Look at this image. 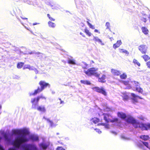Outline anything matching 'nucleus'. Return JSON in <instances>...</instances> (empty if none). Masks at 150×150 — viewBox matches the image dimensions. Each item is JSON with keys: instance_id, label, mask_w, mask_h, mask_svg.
Wrapping results in <instances>:
<instances>
[{"instance_id": "f257e3e1", "label": "nucleus", "mask_w": 150, "mask_h": 150, "mask_svg": "<svg viewBox=\"0 0 150 150\" xmlns=\"http://www.w3.org/2000/svg\"><path fill=\"white\" fill-rule=\"evenodd\" d=\"M22 131L24 134L16 137L14 140L13 134L5 133L3 137L0 136V150H39L34 143H28L30 140L33 142L38 141V137L31 135L28 137L27 135L30 134L29 130L25 128Z\"/></svg>"}, {"instance_id": "f03ea898", "label": "nucleus", "mask_w": 150, "mask_h": 150, "mask_svg": "<svg viewBox=\"0 0 150 150\" xmlns=\"http://www.w3.org/2000/svg\"><path fill=\"white\" fill-rule=\"evenodd\" d=\"M117 115L118 117L125 120L127 122L132 124L135 128L139 127L142 130H147L150 128V124H144L140 123L132 117L130 116H127L125 114L122 112H118Z\"/></svg>"}, {"instance_id": "7ed1b4c3", "label": "nucleus", "mask_w": 150, "mask_h": 150, "mask_svg": "<svg viewBox=\"0 0 150 150\" xmlns=\"http://www.w3.org/2000/svg\"><path fill=\"white\" fill-rule=\"evenodd\" d=\"M40 87H38L37 89L35 90L33 93L30 94V96L35 95L37 94L42 91L47 86L49 88L50 87V85L43 81H40L39 83Z\"/></svg>"}, {"instance_id": "20e7f679", "label": "nucleus", "mask_w": 150, "mask_h": 150, "mask_svg": "<svg viewBox=\"0 0 150 150\" xmlns=\"http://www.w3.org/2000/svg\"><path fill=\"white\" fill-rule=\"evenodd\" d=\"M98 69L95 68H91L88 69L87 70H84V72L87 75L90 76L92 75L98 77L100 75V73L97 72Z\"/></svg>"}, {"instance_id": "39448f33", "label": "nucleus", "mask_w": 150, "mask_h": 150, "mask_svg": "<svg viewBox=\"0 0 150 150\" xmlns=\"http://www.w3.org/2000/svg\"><path fill=\"white\" fill-rule=\"evenodd\" d=\"M40 99H46V98L42 95L38 96L37 98H32L31 102L32 104V108L33 109H36V105L38 104V102Z\"/></svg>"}, {"instance_id": "423d86ee", "label": "nucleus", "mask_w": 150, "mask_h": 150, "mask_svg": "<svg viewBox=\"0 0 150 150\" xmlns=\"http://www.w3.org/2000/svg\"><path fill=\"white\" fill-rule=\"evenodd\" d=\"M50 144V143L49 142H42L39 144L38 145L40 149L45 150L49 146Z\"/></svg>"}, {"instance_id": "0eeeda50", "label": "nucleus", "mask_w": 150, "mask_h": 150, "mask_svg": "<svg viewBox=\"0 0 150 150\" xmlns=\"http://www.w3.org/2000/svg\"><path fill=\"white\" fill-rule=\"evenodd\" d=\"M139 50L143 54H145L146 53L148 47L145 45H141L138 47Z\"/></svg>"}, {"instance_id": "6e6552de", "label": "nucleus", "mask_w": 150, "mask_h": 150, "mask_svg": "<svg viewBox=\"0 0 150 150\" xmlns=\"http://www.w3.org/2000/svg\"><path fill=\"white\" fill-rule=\"evenodd\" d=\"M93 89L96 91L102 93L105 96L106 95V93L105 89L103 88H101L98 87H96L93 88Z\"/></svg>"}, {"instance_id": "1a4fd4ad", "label": "nucleus", "mask_w": 150, "mask_h": 150, "mask_svg": "<svg viewBox=\"0 0 150 150\" xmlns=\"http://www.w3.org/2000/svg\"><path fill=\"white\" fill-rule=\"evenodd\" d=\"M38 105H36V108L37 110L41 112H45L46 111V109L45 106L43 105H41L38 106H37Z\"/></svg>"}, {"instance_id": "9d476101", "label": "nucleus", "mask_w": 150, "mask_h": 150, "mask_svg": "<svg viewBox=\"0 0 150 150\" xmlns=\"http://www.w3.org/2000/svg\"><path fill=\"white\" fill-rule=\"evenodd\" d=\"M131 96L132 97V99L134 102H137V98H139L140 99H142V98L141 97L137 95H136L134 93H131Z\"/></svg>"}, {"instance_id": "9b49d317", "label": "nucleus", "mask_w": 150, "mask_h": 150, "mask_svg": "<svg viewBox=\"0 0 150 150\" xmlns=\"http://www.w3.org/2000/svg\"><path fill=\"white\" fill-rule=\"evenodd\" d=\"M104 120L107 123H108L110 121H111V120L109 118V115L107 114H103Z\"/></svg>"}, {"instance_id": "f8f14e48", "label": "nucleus", "mask_w": 150, "mask_h": 150, "mask_svg": "<svg viewBox=\"0 0 150 150\" xmlns=\"http://www.w3.org/2000/svg\"><path fill=\"white\" fill-rule=\"evenodd\" d=\"M106 76L105 75H103L101 77H99L98 78V81L99 82L101 83H105L106 82L105 79L106 78Z\"/></svg>"}, {"instance_id": "ddd939ff", "label": "nucleus", "mask_w": 150, "mask_h": 150, "mask_svg": "<svg viewBox=\"0 0 150 150\" xmlns=\"http://www.w3.org/2000/svg\"><path fill=\"white\" fill-rule=\"evenodd\" d=\"M93 40L95 41L98 42L99 43L101 44V45H104V43L102 42V40L100 39H99L97 37L93 36Z\"/></svg>"}, {"instance_id": "4468645a", "label": "nucleus", "mask_w": 150, "mask_h": 150, "mask_svg": "<svg viewBox=\"0 0 150 150\" xmlns=\"http://www.w3.org/2000/svg\"><path fill=\"white\" fill-rule=\"evenodd\" d=\"M122 44V42L120 40H118L116 43L114 44L113 45V47L114 49H116L117 48L119 47Z\"/></svg>"}, {"instance_id": "2eb2a0df", "label": "nucleus", "mask_w": 150, "mask_h": 150, "mask_svg": "<svg viewBox=\"0 0 150 150\" xmlns=\"http://www.w3.org/2000/svg\"><path fill=\"white\" fill-rule=\"evenodd\" d=\"M142 32L145 35H147L148 34L149 31L145 27H142L141 28Z\"/></svg>"}, {"instance_id": "dca6fc26", "label": "nucleus", "mask_w": 150, "mask_h": 150, "mask_svg": "<svg viewBox=\"0 0 150 150\" xmlns=\"http://www.w3.org/2000/svg\"><path fill=\"white\" fill-rule=\"evenodd\" d=\"M99 121V120L98 119L95 117L91 119L90 120V122L92 124H96Z\"/></svg>"}, {"instance_id": "f3484780", "label": "nucleus", "mask_w": 150, "mask_h": 150, "mask_svg": "<svg viewBox=\"0 0 150 150\" xmlns=\"http://www.w3.org/2000/svg\"><path fill=\"white\" fill-rule=\"evenodd\" d=\"M111 72L115 75L118 76L121 74L119 71L112 69L111 70Z\"/></svg>"}, {"instance_id": "a211bd4d", "label": "nucleus", "mask_w": 150, "mask_h": 150, "mask_svg": "<svg viewBox=\"0 0 150 150\" xmlns=\"http://www.w3.org/2000/svg\"><path fill=\"white\" fill-rule=\"evenodd\" d=\"M43 118L45 119L46 120H47V122L50 123V127H52L54 126V127L55 126V125H54L53 122L52 121L50 120V119H48V118H45V116H44L43 117Z\"/></svg>"}, {"instance_id": "6ab92c4d", "label": "nucleus", "mask_w": 150, "mask_h": 150, "mask_svg": "<svg viewBox=\"0 0 150 150\" xmlns=\"http://www.w3.org/2000/svg\"><path fill=\"white\" fill-rule=\"evenodd\" d=\"M26 54H37V55H39L38 56V57H42V54L39 52H35L34 51H32V52H28V53H26Z\"/></svg>"}, {"instance_id": "aec40b11", "label": "nucleus", "mask_w": 150, "mask_h": 150, "mask_svg": "<svg viewBox=\"0 0 150 150\" xmlns=\"http://www.w3.org/2000/svg\"><path fill=\"white\" fill-rule=\"evenodd\" d=\"M139 137L140 138L145 140H147L149 139V136L148 135H142L140 136Z\"/></svg>"}, {"instance_id": "412c9836", "label": "nucleus", "mask_w": 150, "mask_h": 150, "mask_svg": "<svg viewBox=\"0 0 150 150\" xmlns=\"http://www.w3.org/2000/svg\"><path fill=\"white\" fill-rule=\"evenodd\" d=\"M119 51L120 53H125L127 55L129 54V52L123 49H119Z\"/></svg>"}, {"instance_id": "4be33fe9", "label": "nucleus", "mask_w": 150, "mask_h": 150, "mask_svg": "<svg viewBox=\"0 0 150 150\" xmlns=\"http://www.w3.org/2000/svg\"><path fill=\"white\" fill-rule=\"evenodd\" d=\"M49 26L51 28H54L56 26L55 23H52L51 21H49L48 22Z\"/></svg>"}, {"instance_id": "5701e85b", "label": "nucleus", "mask_w": 150, "mask_h": 150, "mask_svg": "<svg viewBox=\"0 0 150 150\" xmlns=\"http://www.w3.org/2000/svg\"><path fill=\"white\" fill-rule=\"evenodd\" d=\"M68 62L69 64H76L75 60L71 59H68Z\"/></svg>"}, {"instance_id": "b1692460", "label": "nucleus", "mask_w": 150, "mask_h": 150, "mask_svg": "<svg viewBox=\"0 0 150 150\" xmlns=\"http://www.w3.org/2000/svg\"><path fill=\"white\" fill-rule=\"evenodd\" d=\"M137 146L140 148L143 149L144 150H145L142 143L139 142L137 144Z\"/></svg>"}, {"instance_id": "393cba45", "label": "nucleus", "mask_w": 150, "mask_h": 150, "mask_svg": "<svg viewBox=\"0 0 150 150\" xmlns=\"http://www.w3.org/2000/svg\"><path fill=\"white\" fill-rule=\"evenodd\" d=\"M81 82L82 83H83L84 84L90 85L91 84L90 82L87 80H81Z\"/></svg>"}, {"instance_id": "a878e982", "label": "nucleus", "mask_w": 150, "mask_h": 150, "mask_svg": "<svg viewBox=\"0 0 150 150\" xmlns=\"http://www.w3.org/2000/svg\"><path fill=\"white\" fill-rule=\"evenodd\" d=\"M142 57L143 58L144 60V61L146 62L148 60L150 59V57L147 55L145 54L142 56Z\"/></svg>"}, {"instance_id": "bb28decb", "label": "nucleus", "mask_w": 150, "mask_h": 150, "mask_svg": "<svg viewBox=\"0 0 150 150\" xmlns=\"http://www.w3.org/2000/svg\"><path fill=\"white\" fill-rule=\"evenodd\" d=\"M136 90L139 93H142L143 92V89L141 88L140 86L137 87H136Z\"/></svg>"}, {"instance_id": "cd10ccee", "label": "nucleus", "mask_w": 150, "mask_h": 150, "mask_svg": "<svg viewBox=\"0 0 150 150\" xmlns=\"http://www.w3.org/2000/svg\"><path fill=\"white\" fill-rule=\"evenodd\" d=\"M24 63L22 62H20L18 63L17 64V67L18 68L20 69L21 68L23 64Z\"/></svg>"}, {"instance_id": "c85d7f7f", "label": "nucleus", "mask_w": 150, "mask_h": 150, "mask_svg": "<svg viewBox=\"0 0 150 150\" xmlns=\"http://www.w3.org/2000/svg\"><path fill=\"white\" fill-rule=\"evenodd\" d=\"M84 32L88 36H90L91 35V33L89 31V30L86 28L84 29Z\"/></svg>"}, {"instance_id": "c756f323", "label": "nucleus", "mask_w": 150, "mask_h": 150, "mask_svg": "<svg viewBox=\"0 0 150 150\" xmlns=\"http://www.w3.org/2000/svg\"><path fill=\"white\" fill-rule=\"evenodd\" d=\"M142 142L143 144V146H146L147 148H148L150 150V147L149 145V144L148 142Z\"/></svg>"}, {"instance_id": "7c9ffc66", "label": "nucleus", "mask_w": 150, "mask_h": 150, "mask_svg": "<svg viewBox=\"0 0 150 150\" xmlns=\"http://www.w3.org/2000/svg\"><path fill=\"white\" fill-rule=\"evenodd\" d=\"M105 26L106 27V29H108L110 31H111L110 28V23L109 22H106V23Z\"/></svg>"}, {"instance_id": "2f4dec72", "label": "nucleus", "mask_w": 150, "mask_h": 150, "mask_svg": "<svg viewBox=\"0 0 150 150\" xmlns=\"http://www.w3.org/2000/svg\"><path fill=\"white\" fill-rule=\"evenodd\" d=\"M133 63L135 64H136L139 67L140 66V63L138 62V61L136 59H134L133 60Z\"/></svg>"}, {"instance_id": "473e14b6", "label": "nucleus", "mask_w": 150, "mask_h": 150, "mask_svg": "<svg viewBox=\"0 0 150 150\" xmlns=\"http://www.w3.org/2000/svg\"><path fill=\"white\" fill-rule=\"evenodd\" d=\"M132 82L133 83V84L136 86V87H137L140 85L139 83L137 81H134L133 82Z\"/></svg>"}, {"instance_id": "72a5a7b5", "label": "nucleus", "mask_w": 150, "mask_h": 150, "mask_svg": "<svg viewBox=\"0 0 150 150\" xmlns=\"http://www.w3.org/2000/svg\"><path fill=\"white\" fill-rule=\"evenodd\" d=\"M127 76L126 74L125 73H124L120 75V78L122 79H126L127 78Z\"/></svg>"}, {"instance_id": "f704fd0d", "label": "nucleus", "mask_w": 150, "mask_h": 150, "mask_svg": "<svg viewBox=\"0 0 150 150\" xmlns=\"http://www.w3.org/2000/svg\"><path fill=\"white\" fill-rule=\"evenodd\" d=\"M30 66V65H25L24 66L23 69H29Z\"/></svg>"}, {"instance_id": "c9c22d12", "label": "nucleus", "mask_w": 150, "mask_h": 150, "mask_svg": "<svg viewBox=\"0 0 150 150\" xmlns=\"http://www.w3.org/2000/svg\"><path fill=\"white\" fill-rule=\"evenodd\" d=\"M128 98V96L126 95H124L123 96V99L125 101L127 100Z\"/></svg>"}, {"instance_id": "e433bc0d", "label": "nucleus", "mask_w": 150, "mask_h": 150, "mask_svg": "<svg viewBox=\"0 0 150 150\" xmlns=\"http://www.w3.org/2000/svg\"><path fill=\"white\" fill-rule=\"evenodd\" d=\"M56 150H65L62 146H58L56 149Z\"/></svg>"}, {"instance_id": "4c0bfd02", "label": "nucleus", "mask_w": 150, "mask_h": 150, "mask_svg": "<svg viewBox=\"0 0 150 150\" xmlns=\"http://www.w3.org/2000/svg\"><path fill=\"white\" fill-rule=\"evenodd\" d=\"M100 125L104 126H105V127L106 128H109V126L108 125L104 123H102L100 124Z\"/></svg>"}, {"instance_id": "58836bf2", "label": "nucleus", "mask_w": 150, "mask_h": 150, "mask_svg": "<svg viewBox=\"0 0 150 150\" xmlns=\"http://www.w3.org/2000/svg\"><path fill=\"white\" fill-rule=\"evenodd\" d=\"M83 63L84 64V65L82 66V68L84 69H86L88 65L85 62H83Z\"/></svg>"}, {"instance_id": "ea45409f", "label": "nucleus", "mask_w": 150, "mask_h": 150, "mask_svg": "<svg viewBox=\"0 0 150 150\" xmlns=\"http://www.w3.org/2000/svg\"><path fill=\"white\" fill-rule=\"evenodd\" d=\"M121 138L124 140H128L129 139L126 137H125V136L122 135L121 137Z\"/></svg>"}, {"instance_id": "a19ab883", "label": "nucleus", "mask_w": 150, "mask_h": 150, "mask_svg": "<svg viewBox=\"0 0 150 150\" xmlns=\"http://www.w3.org/2000/svg\"><path fill=\"white\" fill-rule=\"evenodd\" d=\"M95 130H96V131L98 132V133L100 134L101 133V131L100 130V129H96Z\"/></svg>"}, {"instance_id": "79ce46f5", "label": "nucleus", "mask_w": 150, "mask_h": 150, "mask_svg": "<svg viewBox=\"0 0 150 150\" xmlns=\"http://www.w3.org/2000/svg\"><path fill=\"white\" fill-rule=\"evenodd\" d=\"M35 67L33 66H30L29 69L30 70H33L35 69Z\"/></svg>"}, {"instance_id": "37998d69", "label": "nucleus", "mask_w": 150, "mask_h": 150, "mask_svg": "<svg viewBox=\"0 0 150 150\" xmlns=\"http://www.w3.org/2000/svg\"><path fill=\"white\" fill-rule=\"evenodd\" d=\"M146 65H147L148 67L150 68V62L149 61L146 63Z\"/></svg>"}, {"instance_id": "c03bdc74", "label": "nucleus", "mask_w": 150, "mask_h": 150, "mask_svg": "<svg viewBox=\"0 0 150 150\" xmlns=\"http://www.w3.org/2000/svg\"><path fill=\"white\" fill-rule=\"evenodd\" d=\"M90 28H92V29H95V27L93 25L91 24H90V25L89 26Z\"/></svg>"}, {"instance_id": "a18cd8bd", "label": "nucleus", "mask_w": 150, "mask_h": 150, "mask_svg": "<svg viewBox=\"0 0 150 150\" xmlns=\"http://www.w3.org/2000/svg\"><path fill=\"white\" fill-rule=\"evenodd\" d=\"M33 71L35 72L36 74H37L38 73V71L37 70V69L35 68L34 70Z\"/></svg>"}, {"instance_id": "49530a36", "label": "nucleus", "mask_w": 150, "mask_h": 150, "mask_svg": "<svg viewBox=\"0 0 150 150\" xmlns=\"http://www.w3.org/2000/svg\"><path fill=\"white\" fill-rule=\"evenodd\" d=\"M142 20L145 23L146 22L147 20V19L144 18H143Z\"/></svg>"}, {"instance_id": "de8ad7c7", "label": "nucleus", "mask_w": 150, "mask_h": 150, "mask_svg": "<svg viewBox=\"0 0 150 150\" xmlns=\"http://www.w3.org/2000/svg\"><path fill=\"white\" fill-rule=\"evenodd\" d=\"M49 19L51 20V21H54L55 20V19L54 18H52L51 17H49Z\"/></svg>"}, {"instance_id": "09e8293b", "label": "nucleus", "mask_w": 150, "mask_h": 150, "mask_svg": "<svg viewBox=\"0 0 150 150\" xmlns=\"http://www.w3.org/2000/svg\"><path fill=\"white\" fill-rule=\"evenodd\" d=\"M80 34L83 37H85V35L82 33L81 32L80 33Z\"/></svg>"}, {"instance_id": "8fccbe9b", "label": "nucleus", "mask_w": 150, "mask_h": 150, "mask_svg": "<svg viewBox=\"0 0 150 150\" xmlns=\"http://www.w3.org/2000/svg\"><path fill=\"white\" fill-rule=\"evenodd\" d=\"M111 133L113 134H115V135H116L117 134V133L114 131H112L111 132Z\"/></svg>"}, {"instance_id": "3c124183", "label": "nucleus", "mask_w": 150, "mask_h": 150, "mask_svg": "<svg viewBox=\"0 0 150 150\" xmlns=\"http://www.w3.org/2000/svg\"><path fill=\"white\" fill-rule=\"evenodd\" d=\"M87 20H88V21H86V22L88 24V26L90 25V24H91L89 23V22H88V21H89V19H87Z\"/></svg>"}, {"instance_id": "603ef678", "label": "nucleus", "mask_w": 150, "mask_h": 150, "mask_svg": "<svg viewBox=\"0 0 150 150\" xmlns=\"http://www.w3.org/2000/svg\"><path fill=\"white\" fill-rule=\"evenodd\" d=\"M40 36L41 38H42V39H45L44 37H43L42 35L41 34H40Z\"/></svg>"}, {"instance_id": "864d4df0", "label": "nucleus", "mask_w": 150, "mask_h": 150, "mask_svg": "<svg viewBox=\"0 0 150 150\" xmlns=\"http://www.w3.org/2000/svg\"><path fill=\"white\" fill-rule=\"evenodd\" d=\"M94 32H95L98 33V30L97 29H95L94 30Z\"/></svg>"}, {"instance_id": "5fc2aeb1", "label": "nucleus", "mask_w": 150, "mask_h": 150, "mask_svg": "<svg viewBox=\"0 0 150 150\" xmlns=\"http://www.w3.org/2000/svg\"><path fill=\"white\" fill-rule=\"evenodd\" d=\"M52 94H54L55 93V92L54 91H52Z\"/></svg>"}, {"instance_id": "6e6d98bb", "label": "nucleus", "mask_w": 150, "mask_h": 150, "mask_svg": "<svg viewBox=\"0 0 150 150\" xmlns=\"http://www.w3.org/2000/svg\"><path fill=\"white\" fill-rule=\"evenodd\" d=\"M64 102L63 101L61 100L60 101V104L63 103Z\"/></svg>"}, {"instance_id": "4d7b16f0", "label": "nucleus", "mask_w": 150, "mask_h": 150, "mask_svg": "<svg viewBox=\"0 0 150 150\" xmlns=\"http://www.w3.org/2000/svg\"><path fill=\"white\" fill-rule=\"evenodd\" d=\"M65 139L66 140H69V139L68 137H66L65 138Z\"/></svg>"}, {"instance_id": "13d9d810", "label": "nucleus", "mask_w": 150, "mask_h": 150, "mask_svg": "<svg viewBox=\"0 0 150 150\" xmlns=\"http://www.w3.org/2000/svg\"><path fill=\"white\" fill-rule=\"evenodd\" d=\"M16 17L17 18V19L19 21H20V19L19 18V17L16 16Z\"/></svg>"}, {"instance_id": "bf43d9fd", "label": "nucleus", "mask_w": 150, "mask_h": 150, "mask_svg": "<svg viewBox=\"0 0 150 150\" xmlns=\"http://www.w3.org/2000/svg\"><path fill=\"white\" fill-rule=\"evenodd\" d=\"M21 17V18L22 19H27V18H22V17Z\"/></svg>"}, {"instance_id": "052dcab7", "label": "nucleus", "mask_w": 150, "mask_h": 150, "mask_svg": "<svg viewBox=\"0 0 150 150\" xmlns=\"http://www.w3.org/2000/svg\"><path fill=\"white\" fill-rule=\"evenodd\" d=\"M47 16L49 17H49H50V15L49 14H47Z\"/></svg>"}, {"instance_id": "680f3d73", "label": "nucleus", "mask_w": 150, "mask_h": 150, "mask_svg": "<svg viewBox=\"0 0 150 150\" xmlns=\"http://www.w3.org/2000/svg\"><path fill=\"white\" fill-rule=\"evenodd\" d=\"M37 24V23H33V25H36Z\"/></svg>"}, {"instance_id": "e2e57ef3", "label": "nucleus", "mask_w": 150, "mask_h": 150, "mask_svg": "<svg viewBox=\"0 0 150 150\" xmlns=\"http://www.w3.org/2000/svg\"><path fill=\"white\" fill-rule=\"evenodd\" d=\"M117 120H118V119H115V121L117 122Z\"/></svg>"}, {"instance_id": "0e129e2a", "label": "nucleus", "mask_w": 150, "mask_h": 150, "mask_svg": "<svg viewBox=\"0 0 150 150\" xmlns=\"http://www.w3.org/2000/svg\"><path fill=\"white\" fill-rule=\"evenodd\" d=\"M25 28L27 29L28 30H29L30 31V30H29V29L27 27H25Z\"/></svg>"}, {"instance_id": "69168bd1", "label": "nucleus", "mask_w": 150, "mask_h": 150, "mask_svg": "<svg viewBox=\"0 0 150 150\" xmlns=\"http://www.w3.org/2000/svg\"><path fill=\"white\" fill-rule=\"evenodd\" d=\"M25 28L27 29L28 30H29L30 31V30H29V29L27 27H25Z\"/></svg>"}, {"instance_id": "338daca9", "label": "nucleus", "mask_w": 150, "mask_h": 150, "mask_svg": "<svg viewBox=\"0 0 150 150\" xmlns=\"http://www.w3.org/2000/svg\"><path fill=\"white\" fill-rule=\"evenodd\" d=\"M56 134H57V135H58L59 134V133H58V132H57V133Z\"/></svg>"}, {"instance_id": "774afa93", "label": "nucleus", "mask_w": 150, "mask_h": 150, "mask_svg": "<svg viewBox=\"0 0 150 150\" xmlns=\"http://www.w3.org/2000/svg\"><path fill=\"white\" fill-rule=\"evenodd\" d=\"M1 108V106L0 105V109Z\"/></svg>"}]
</instances>
